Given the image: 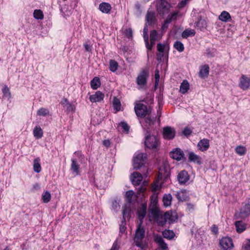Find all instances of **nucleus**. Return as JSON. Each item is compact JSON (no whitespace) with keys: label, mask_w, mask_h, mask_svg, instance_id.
Here are the masks:
<instances>
[{"label":"nucleus","mask_w":250,"mask_h":250,"mask_svg":"<svg viewBox=\"0 0 250 250\" xmlns=\"http://www.w3.org/2000/svg\"><path fill=\"white\" fill-rule=\"evenodd\" d=\"M134 110L138 117L142 118L148 114L147 117L145 119V123L146 124H148L149 126L151 127L154 124L156 118L154 116L152 117L149 114V110L146 105L141 103L136 104L134 107ZM146 125V126L147 125Z\"/></svg>","instance_id":"1"},{"label":"nucleus","mask_w":250,"mask_h":250,"mask_svg":"<svg viewBox=\"0 0 250 250\" xmlns=\"http://www.w3.org/2000/svg\"><path fill=\"white\" fill-rule=\"evenodd\" d=\"M148 217L150 221H154L159 226H162L166 224L164 215L161 213L158 207L149 208Z\"/></svg>","instance_id":"2"},{"label":"nucleus","mask_w":250,"mask_h":250,"mask_svg":"<svg viewBox=\"0 0 250 250\" xmlns=\"http://www.w3.org/2000/svg\"><path fill=\"white\" fill-rule=\"evenodd\" d=\"M158 181L155 183L151 187V190L156 191L160 188L161 185L164 182H168L169 179V173L164 169H160L158 174Z\"/></svg>","instance_id":"3"},{"label":"nucleus","mask_w":250,"mask_h":250,"mask_svg":"<svg viewBox=\"0 0 250 250\" xmlns=\"http://www.w3.org/2000/svg\"><path fill=\"white\" fill-rule=\"evenodd\" d=\"M74 154L76 157H73L71 159L70 169L73 173L78 175L80 174L79 169L80 165L79 163H82L84 159V156L81 152H76Z\"/></svg>","instance_id":"4"},{"label":"nucleus","mask_w":250,"mask_h":250,"mask_svg":"<svg viewBox=\"0 0 250 250\" xmlns=\"http://www.w3.org/2000/svg\"><path fill=\"white\" fill-rule=\"evenodd\" d=\"M159 145V141L156 136L150 135L146 136L145 141L146 147L153 151H156Z\"/></svg>","instance_id":"5"},{"label":"nucleus","mask_w":250,"mask_h":250,"mask_svg":"<svg viewBox=\"0 0 250 250\" xmlns=\"http://www.w3.org/2000/svg\"><path fill=\"white\" fill-rule=\"evenodd\" d=\"M145 232L144 229L141 227V224H139L136 230L134 242L137 247L142 249H143L145 246V243L144 241Z\"/></svg>","instance_id":"6"},{"label":"nucleus","mask_w":250,"mask_h":250,"mask_svg":"<svg viewBox=\"0 0 250 250\" xmlns=\"http://www.w3.org/2000/svg\"><path fill=\"white\" fill-rule=\"evenodd\" d=\"M146 158V153L138 152L136 154L133 158V166L134 168H140L145 164Z\"/></svg>","instance_id":"7"},{"label":"nucleus","mask_w":250,"mask_h":250,"mask_svg":"<svg viewBox=\"0 0 250 250\" xmlns=\"http://www.w3.org/2000/svg\"><path fill=\"white\" fill-rule=\"evenodd\" d=\"M148 76V72L145 70L142 71L138 75L136 79V83L139 89H144L146 87Z\"/></svg>","instance_id":"8"},{"label":"nucleus","mask_w":250,"mask_h":250,"mask_svg":"<svg viewBox=\"0 0 250 250\" xmlns=\"http://www.w3.org/2000/svg\"><path fill=\"white\" fill-rule=\"evenodd\" d=\"M239 87L243 90H247L250 88V76L243 74L239 80Z\"/></svg>","instance_id":"9"},{"label":"nucleus","mask_w":250,"mask_h":250,"mask_svg":"<svg viewBox=\"0 0 250 250\" xmlns=\"http://www.w3.org/2000/svg\"><path fill=\"white\" fill-rule=\"evenodd\" d=\"M171 7L169 3L166 1H157V8L160 15L164 16L167 14Z\"/></svg>","instance_id":"10"},{"label":"nucleus","mask_w":250,"mask_h":250,"mask_svg":"<svg viewBox=\"0 0 250 250\" xmlns=\"http://www.w3.org/2000/svg\"><path fill=\"white\" fill-rule=\"evenodd\" d=\"M220 246L223 250H231L233 247V244L230 238L224 237L220 240Z\"/></svg>","instance_id":"11"},{"label":"nucleus","mask_w":250,"mask_h":250,"mask_svg":"<svg viewBox=\"0 0 250 250\" xmlns=\"http://www.w3.org/2000/svg\"><path fill=\"white\" fill-rule=\"evenodd\" d=\"M163 135L165 139L172 140L175 136V130L170 126L165 127L163 129Z\"/></svg>","instance_id":"12"},{"label":"nucleus","mask_w":250,"mask_h":250,"mask_svg":"<svg viewBox=\"0 0 250 250\" xmlns=\"http://www.w3.org/2000/svg\"><path fill=\"white\" fill-rule=\"evenodd\" d=\"M130 212V209L129 208H127L126 206L125 205L124 207H123V217L124 220V221H122L121 224L120 225V231L121 233H124L125 232L126 230V227H125V219L126 217H128L129 216V213Z\"/></svg>","instance_id":"13"},{"label":"nucleus","mask_w":250,"mask_h":250,"mask_svg":"<svg viewBox=\"0 0 250 250\" xmlns=\"http://www.w3.org/2000/svg\"><path fill=\"white\" fill-rule=\"evenodd\" d=\"M170 156L172 159L179 161L184 158V154L181 149L176 148L170 152Z\"/></svg>","instance_id":"14"},{"label":"nucleus","mask_w":250,"mask_h":250,"mask_svg":"<svg viewBox=\"0 0 250 250\" xmlns=\"http://www.w3.org/2000/svg\"><path fill=\"white\" fill-rule=\"evenodd\" d=\"M198 150L204 152L207 150L209 147V141L208 139L204 138L199 141L197 144Z\"/></svg>","instance_id":"15"},{"label":"nucleus","mask_w":250,"mask_h":250,"mask_svg":"<svg viewBox=\"0 0 250 250\" xmlns=\"http://www.w3.org/2000/svg\"><path fill=\"white\" fill-rule=\"evenodd\" d=\"M130 180L133 185L138 186L143 180L142 175L138 172H134L130 176Z\"/></svg>","instance_id":"16"},{"label":"nucleus","mask_w":250,"mask_h":250,"mask_svg":"<svg viewBox=\"0 0 250 250\" xmlns=\"http://www.w3.org/2000/svg\"><path fill=\"white\" fill-rule=\"evenodd\" d=\"M104 97V94L100 91H98L94 94L90 96L89 100L92 103L100 102L103 100Z\"/></svg>","instance_id":"17"},{"label":"nucleus","mask_w":250,"mask_h":250,"mask_svg":"<svg viewBox=\"0 0 250 250\" xmlns=\"http://www.w3.org/2000/svg\"><path fill=\"white\" fill-rule=\"evenodd\" d=\"M178 180L180 184H184L189 179V176L186 170L181 171L177 176Z\"/></svg>","instance_id":"18"},{"label":"nucleus","mask_w":250,"mask_h":250,"mask_svg":"<svg viewBox=\"0 0 250 250\" xmlns=\"http://www.w3.org/2000/svg\"><path fill=\"white\" fill-rule=\"evenodd\" d=\"M154 240L159 246V248L157 249V250H167V245L165 243L162 236L156 235L155 237Z\"/></svg>","instance_id":"19"},{"label":"nucleus","mask_w":250,"mask_h":250,"mask_svg":"<svg viewBox=\"0 0 250 250\" xmlns=\"http://www.w3.org/2000/svg\"><path fill=\"white\" fill-rule=\"evenodd\" d=\"M112 9L111 5L107 2H103L99 5V9L104 14H109Z\"/></svg>","instance_id":"20"},{"label":"nucleus","mask_w":250,"mask_h":250,"mask_svg":"<svg viewBox=\"0 0 250 250\" xmlns=\"http://www.w3.org/2000/svg\"><path fill=\"white\" fill-rule=\"evenodd\" d=\"M146 206L145 204H143L141 208L138 210L137 213L138 218L140 221V224H141L143 222V220L146 216Z\"/></svg>","instance_id":"21"},{"label":"nucleus","mask_w":250,"mask_h":250,"mask_svg":"<svg viewBox=\"0 0 250 250\" xmlns=\"http://www.w3.org/2000/svg\"><path fill=\"white\" fill-rule=\"evenodd\" d=\"M60 103L64 108H65L69 111H74L75 109V106L70 104L66 98H63Z\"/></svg>","instance_id":"22"},{"label":"nucleus","mask_w":250,"mask_h":250,"mask_svg":"<svg viewBox=\"0 0 250 250\" xmlns=\"http://www.w3.org/2000/svg\"><path fill=\"white\" fill-rule=\"evenodd\" d=\"M188 160L190 162L197 163L198 164H201V158L199 155L196 154L193 152H190L188 153Z\"/></svg>","instance_id":"23"},{"label":"nucleus","mask_w":250,"mask_h":250,"mask_svg":"<svg viewBox=\"0 0 250 250\" xmlns=\"http://www.w3.org/2000/svg\"><path fill=\"white\" fill-rule=\"evenodd\" d=\"M150 44L149 45L151 46L150 48H147L148 50L152 49V46L155 44L156 41L158 39V34L156 30H154L151 31L150 34Z\"/></svg>","instance_id":"24"},{"label":"nucleus","mask_w":250,"mask_h":250,"mask_svg":"<svg viewBox=\"0 0 250 250\" xmlns=\"http://www.w3.org/2000/svg\"><path fill=\"white\" fill-rule=\"evenodd\" d=\"M209 66L208 65L202 66L200 70L199 76L202 79L207 78L209 74Z\"/></svg>","instance_id":"25"},{"label":"nucleus","mask_w":250,"mask_h":250,"mask_svg":"<svg viewBox=\"0 0 250 250\" xmlns=\"http://www.w3.org/2000/svg\"><path fill=\"white\" fill-rule=\"evenodd\" d=\"M218 18L220 21L226 22L231 20V16L226 11L222 12Z\"/></svg>","instance_id":"26"},{"label":"nucleus","mask_w":250,"mask_h":250,"mask_svg":"<svg viewBox=\"0 0 250 250\" xmlns=\"http://www.w3.org/2000/svg\"><path fill=\"white\" fill-rule=\"evenodd\" d=\"M121 200L118 198H115L111 201V206L112 209L117 212L120 209V203Z\"/></svg>","instance_id":"27"},{"label":"nucleus","mask_w":250,"mask_h":250,"mask_svg":"<svg viewBox=\"0 0 250 250\" xmlns=\"http://www.w3.org/2000/svg\"><path fill=\"white\" fill-rule=\"evenodd\" d=\"M250 214V205L249 204L245 205L240 210V215L244 218L248 216Z\"/></svg>","instance_id":"28"},{"label":"nucleus","mask_w":250,"mask_h":250,"mask_svg":"<svg viewBox=\"0 0 250 250\" xmlns=\"http://www.w3.org/2000/svg\"><path fill=\"white\" fill-rule=\"evenodd\" d=\"M176 196L179 201L183 202L187 200L188 195L186 190H181L177 192Z\"/></svg>","instance_id":"29"},{"label":"nucleus","mask_w":250,"mask_h":250,"mask_svg":"<svg viewBox=\"0 0 250 250\" xmlns=\"http://www.w3.org/2000/svg\"><path fill=\"white\" fill-rule=\"evenodd\" d=\"M137 196L135 195L133 190H128L125 194V198L127 202L131 203L133 200L136 199Z\"/></svg>","instance_id":"30"},{"label":"nucleus","mask_w":250,"mask_h":250,"mask_svg":"<svg viewBox=\"0 0 250 250\" xmlns=\"http://www.w3.org/2000/svg\"><path fill=\"white\" fill-rule=\"evenodd\" d=\"M33 135L36 139H40L43 136L42 129L39 126H36L33 129Z\"/></svg>","instance_id":"31"},{"label":"nucleus","mask_w":250,"mask_h":250,"mask_svg":"<svg viewBox=\"0 0 250 250\" xmlns=\"http://www.w3.org/2000/svg\"><path fill=\"white\" fill-rule=\"evenodd\" d=\"M40 161L39 158H36L33 161V170L35 172L39 173L41 171L42 168Z\"/></svg>","instance_id":"32"},{"label":"nucleus","mask_w":250,"mask_h":250,"mask_svg":"<svg viewBox=\"0 0 250 250\" xmlns=\"http://www.w3.org/2000/svg\"><path fill=\"white\" fill-rule=\"evenodd\" d=\"M196 26L200 30L203 31L206 29L207 27V22L205 20L200 19L196 23Z\"/></svg>","instance_id":"33"},{"label":"nucleus","mask_w":250,"mask_h":250,"mask_svg":"<svg viewBox=\"0 0 250 250\" xmlns=\"http://www.w3.org/2000/svg\"><path fill=\"white\" fill-rule=\"evenodd\" d=\"M164 217L166 220V223L167 221L170 222H174L176 219L177 217L175 214L172 213V212H167L164 214Z\"/></svg>","instance_id":"34"},{"label":"nucleus","mask_w":250,"mask_h":250,"mask_svg":"<svg viewBox=\"0 0 250 250\" xmlns=\"http://www.w3.org/2000/svg\"><path fill=\"white\" fill-rule=\"evenodd\" d=\"M189 85L188 82L187 80H184L183 82L181 84L180 87V91L182 94H185L189 89Z\"/></svg>","instance_id":"35"},{"label":"nucleus","mask_w":250,"mask_h":250,"mask_svg":"<svg viewBox=\"0 0 250 250\" xmlns=\"http://www.w3.org/2000/svg\"><path fill=\"white\" fill-rule=\"evenodd\" d=\"M195 34V32L194 30L191 29H187L185 30H184L182 34V37L183 38H187L188 37L191 36H194Z\"/></svg>","instance_id":"36"},{"label":"nucleus","mask_w":250,"mask_h":250,"mask_svg":"<svg viewBox=\"0 0 250 250\" xmlns=\"http://www.w3.org/2000/svg\"><path fill=\"white\" fill-rule=\"evenodd\" d=\"M146 20L147 23L150 25L155 21V14L153 12H148L146 16Z\"/></svg>","instance_id":"37"},{"label":"nucleus","mask_w":250,"mask_h":250,"mask_svg":"<svg viewBox=\"0 0 250 250\" xmlns=\"http://www.w3.org/2000/svg\"><path fill=\"white\" fill-rule=\"evenodd\" d=\"M91 87L93 89H97L101 84L100 79L98 77H95L91 81Z\"/></svg>","instance_id":"38"},{"label":"nucleus","mask_w":250,"mask_h":250,"mask_svg":"<svg viewBox=\"0 0 250 250\" xmlns=\"http://www.w3.org/2000/svg\"><path fill=\"white\" fill-rule=\"evenodd\" d=\"M148 28L147 27V25H146L144 28L143 30V35H144V38L145 42V44L146 48H150V46L149 45V42H148Z\"/></svg>","instance_id":"39"},{"label":"nucleus","mask_w":250,"mask_h":250,"mask_svg":"<svg viewBox=\"0 0 250 250\" xmlns=\"http://www.w3.org/2000/svg\"><path fill=\"white\" fill-rule=\"evenodd\" d=\"M235 227L237 231L239 233L243 232L246 229L245 225L242 221H236L235 222Z\"/></svg>","instance_id":"40"},{"label":"nucleus","mask_w":250,"mask_h":250,"mask_svg":"<svg viewBox=\"0 0 250 250\" xmlns=\"http://www.w3.org/2000/svg\"><path fill=\"white\" fill-rule=\"evenodd\" d=\"M235 152L240 156L244 155L246 153V147L242 146H237L235 148Z\"/></svg>","instance_id":"41"},{"label":"nucleus","mask_w":250,"mask_h":250,"mask_svg":"<svg viewBox=\"0 0 250 250\" xmlns=\"http://www.w3.org/2000/svg\"><path fill=\"white\" fill-rule=\"evenodd\" d=\"M172 196L170 194H166L163 197V204L164 206L168 207L171 205Z\"/></svg>","instance_id":"42"},{"label":"nucleus","mask_w":250,"mask_h":250,"mask_svg":"<svg viewBox=\"0 0 250 250\" xmlns=\"http://www.w3.org/2000/svg\"><path fill=\"white\" fill-rule=\"evenodd\" d=\"M163 236L167 239H171L174 238L175 234L172 230L166 229L163 232Z\"/></svg>","instance_id":"43"},{"label":"nucleus","mask_w":250,"mask_h":250,"mask_svg":"<svg viewBox=\"0 0 250 250\" xmlns=\"http://www.w3.org/2000/svg\"><path fill=\"white\" fill-rule=\"evenodd\" d=\"M121 102L116 97H114L113 100V106L116 111H119L121 109Z\"/></svg>","instance_id":"44"},{"label":"nucleus","mask_w":250,"mask_h":250,"mask_svg":"<svg viewBox=\"0 0 250 250\" xmlns=\"http://www.w3.org/2000/svg\"><path fill=\"white\" fill-rule=\"evenodd\" d=\"M118 67V63L114 60H111L109 61V68L112 72H115Z\"/></svg>","instance_id":"45"},{"label":"nucleus","mask_w":250,"mask_h":250,"mask_svg":"<svg viewBox=\"0 0 250 250\" xmlns=\"http://www.w3.org/2000/svg\"><path fill=\"white\" fill-rule=\"evenodd\" d=\"M158 199L156 195H153L151 196L150 199V208H154L155 207H158L157 206Z\"/></svg>","instance_id":"46"},{"label":"nucleus","mask_w":250,"mask_h":250,"mask_svg":"<svg viewBox=\"0 0 250 250\" xmlns=\"http://www.w3.org/2000/svg\"><path fill=\"white\" fill-rule=\"evenodd\" d=\"M51 197V194L49 191H46L43 192L42 195V200L43 202L45 203H48L50 201Z\"/></svg>","instance_id":"47"},{"label":"nucleus","mask_w":250,"mask_h":250,"mask_svg":"<svg viewBox=\"0 0 250 250\" xmlns=\"http://www.w3.org/2000/svg\"><path fill=\"white\" fill-rule=\"evenodd\" d=\"M33 16L35 19L37 20H42L43 19V14L41 10L36 9L33 13Z\"/></svg>","instance_id":"48"},{"label":"nucleus","mask_w":250,"mask_h":250,"mask_svg":"<svg viewBox=\"0 0 250 250\" xmlns=\"http://www.w3.org/2000/svg\"><path fill=\"white\" fill-rule=\"evenodd\" d=\"M37 114L40 116H45L49 114V111L48 109L42 107L37 111Z\"/></svg>","instance_id":"49"},{"label":"nucleus","mask_w":250,"mask_h":250,"mask_svg":"<svg viewBox=\"0 0 250 250\" xmlns=\"http://www.w3.org/2000/svg\"><path fill=\"white\" fill-rule=\"evenodd\" d=\"M178 12L176 11L169 15L167 18V22L170 23L172 21L176 20L178 17Z\"/></svg>","instance_id":"50"},{"label":"nucleus","mask_w":250,"mask_h":250,"mask_svg":"<svg viewBox=\"0 0 250 250\" xmlns=\"http://www.w3.org/2000/svg\"><path fill=\"white\" fill-rule=\"evenodd\" d=\"M174 48L178 51L181 52L184 50V46L183 44L179 41H176L174 44Z\"/></svg>","instance_id":"51"},{"label":"nucleus","mask_w":250,"mask_h":250,"mask_svg":"<svg viewBox=\"0 0 250 250\" xmlns=\"http://www.w3.org/2000/svg\"><path fill=\"white\" fill-rule=\"evenodd\" d=\"M119 126L121 127L122 130L126 133H128L129 129V126L125 122H121L119 125Z\"/></svg>","instance_id":"52"},{"label":"nucleus","mask_w":250,"mask_h":250,"mask_svg":"<svg viewBox=\"0 0 250 250\" xmlns=\"http://www.w3.org/2000/svg\"><path fill=\"white\" fill-rule=\"evenodd\" d=\"M124 35L128 38H131L132 37V31L130 28L125 29L124 31Z\"/></svg>","instance_id":"53"},{"label":"nucleus","mask_w":250,"mask_h":250,"mask_svg":"<svg viewBox=\"0 0 250 250\" xmlns=\"http://www.w3.org/2000/svg\"><path fill=\"white\" fill-rule=\"evenodd\" d=\"M157 50L160 52H167L166 46L162 43H158L157 46Z\"/></svg>","instance_id":"54"},{"label":"nucleus","mask_w":250,"mask_h":250,"mask_svg":"<svg viewBox=\"0 0 250 250\" xmlns=\"http://www.w3.org/2000/svg\"><path fill=\"white\" fill-rule=\"evenodd\" d=\"M2 92L4 94V95L8 98L10 97V92L9 88L7 86H4L2 89Z\"/></svg>","instance_id":"55"},{"label":"nucleus","mask_w":250,"mask_h":250,"mask_svg":"<svg viewBox=\"0 0 250 250\" xmlns=\"http://www.w3.org/2000/svg\"><path fill=\"white\" fill-rule=\"evenodd\" d=\"M167 52H158L157 54V60L158 61H162L165 57L167 56Z\"/></svg>","instance_id":"56"},{"label":"nucleus","mask_w":250,"mask_h":250,"mask_svg":"<svg viewBox=\"0 0 250 250\" xmlns=\"http://www.w3.org/2000/svg\"><path fill=\"white\" fill-rule=\"evenodd\" d=\"M144 102L148 104H151L153 103V97L151 95H148L145 99L144 100Z\"/></svg>","instance_id":"57"},{"label":"nucleus","mask_w":250,"mask_h":250,"mask_svg":"<svg viewBox=\"0 0 250 250\" xmlns=\"http://www.w3.org/2000/svg\"><path fill=\"white\" fill-rule=\"evenodd\" d=\"M155 86H156L159 84V79H160L159 72L157 69H156L155 71Z\"/></svg>","instance_id":"58"},{"label":"nucleus","mask_w":250,"mask_h":250,"mask_svg":"<svg viewBox=\"0 0 250 250\" xmlns=\"http://www.w3.org/2000/svg\"><path fill=\"white\" fill-rule=\"evenodd\" d=\"M190 0H184L180 1L177 5V7L179 8H183L189 1Z\"/></svg>","instance_id":"59"},{"label":"nucleus","mask_w":250,"mask_h":250,"mask_svg":"<svg viewBox=\"0 0 250 250\" xmlns=\"http://www.w3.org/2000/svg\"><path fill=\"white\" fill-rule=\"evenodd\" d=\"M191 130L188 127L185 128L183 131V133L186 136H188L190 135L191 133Z\"/></svg>","instance_id":"60"},{"label":"nucleus","mask_w":250,"mask_h":250,"mask_svg":"<svg viewBox=\"0 0 250 250\" xmlns=\"http://www.w3.org/2000/svg\"><path fill=\"white\" fill-rule=\"evenodd\" d=\"M211 231L214 234L218 233V227L216 225H213L211 227Z\"/></svg>","instance_id":"61"},{"label":"nucleus","mask_w":250,"mask_h":250,"mask_svg":"<svg viewBox=\"0 0 250 250\" xmlns=\"http://www.w3.org/2000/svg\"><path fill=\"white\" fill-rule=\"evenodd\" d=\"M103 144L106 147H109L110 145V142L109 140H104L103 141Z\"/></svg>","instance_id":"62"},{"label":"nucleus","mask_w":250,"mask_h":250,"mask_svg":"<svg viewBox=\"0 0 250 250\" xmlns=\"http://www.w3.org/2000/svg\"><path fill=\"white\" fill-rule=\"evenodd\" d=\"M110 250H118V247L117 243V242H115Z\"/></svg>","instance_id":"63"},{"label":"nucleus","mask_w":250,"mask_h":250,"mask_svg":"<svg viewBox=\"0 0 250 250\" xmlns=\"http://www.w3.org/2000/svg\"><path fill=\"white\" fill-rule=\"evenodd\" d=\"M245 250H250V240L246 244L245 247Z\"/></svg>","instance_id":"64"}]
</instances>
